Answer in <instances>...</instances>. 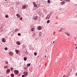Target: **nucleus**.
<instances>
[{
	"instance_id": "f257e3e1",
	"label": "nucleus",
	"mask_w": 77,
	"mask_h": 77,
	"mask_svg": "<svg viewBox=\"0 0 77 77\" xmlns=\"http://www.w3.org/2000/svg\"><path fill=\"white\" fill-rule=\"evenodd\" d=\"M14 73L15 74H16V75H17L19 73V71L16 70L14 71Z\"/></svg>"
},
{
	"instance_id": "f03ea898",
	"label": "nucleus",
	"mask_w": 77,
	"mask_h": 77,
	"mask_svg": "<svg viewBox=\"0 0 77 77\" xmlns=\"http://www.w3.org/2000/svg\"><path fill=\"white\" fill-rule=\"evenodd\" d=\"M9 54L10 56H13V55L14 54L12 52H10L9 53Z\"/></svg>"
},
{
	"instance_id": "7ed1b4c3",
	"label": "nucleus",
	"mask_w": 77,
	"mask_h": 77,
	"mask_svg": "<svg viewBox=\"0 0 77 77\" xmlns=\"http://www.w3.org/2000/svg\"><path fill=\"white\" fill-rule=\"evenodd\" d=\"M10 71H11V70H10V69H8L6 71V73L7 74H9V73Z\"/></svg>"
},
{
	"instance_id": "20e7f679",
	"label": "nucleus",
	"mask_w": 77,
	"mask_h": 77,
	"mask_svg": "<svg viewBox=\"0 0 77 77\" xmlns=\"http://www.w3.org/2000/svg\"><path fill=\"white\" fill-rule=\"evenodd\" d=\"M33 4L35 7V8H37V5L36 4V3L35 2H33Z\"/></svg>"
},
{
	"instance_id": "39448f33",
	"label": "nucleus",
	"mask_w": 77,
	"mask_h": 77,
	"mask_svg": "<svg viewBox=\"0 0 77 77\" xmlns=\"http://www.w3.org/2000/svg\"><path fill=\"white\" fill-rule=\"evenodd\" d=\"M5 38H2V42H6V40H5Z\"/></svg>"
},
{
	"instance_id": "423d86ee",
	"label": "nucleus",
	"mask_w": 77,
	"mask_h": 77,
	"mask_svg": "<svg viewBox=\"0 0 77 77\" xmlns=\"http://www.w3.org/2000/svg\"><path fill=\"white\" fill-rule=\"evenodd\" d=\"M25 75H26V76L27 75V74H28V73L27 72H25L23 73Z\"/></svg>"
},
{
	"instance_id": "0eeeda50",
	"label": "nucleus",
	"mask_w": 77,
	"mask_h": 77,
	"mask_svg": "<svg viewBox=\"0 0 77 77\" xmlns=\"http://www.w3.org/2000/svg\"><path fill=\"white\" fill-rule=\"evenodd\" d=\"M38 16H36L34 18V20H37L38 19Z\"/></svg>"
},
{
	"instance_id": "6e6552de",
	"label": "nucleus",
	"mask_w": 77,
	"mask_h": 77,
	"mask_svg": "<svg viewBox=\"0 0 77 77\" xmlns=\"http://www.w3.org/2000/svg\"><path fill=\"white\" fill-rule=\"evenodd\" d=\"M16 15L17 16V17L19 18H20V15H19V14H16Z\"/></svg>"
},
{
	"instance_id": "1a4fd4ad",
	"label": "nucleus",
	"mask_w": 77,
	"mask_h": 77,
	"mask_svg": "<svg viewBox=\"0 0 77 77\" xmlns=\"http://www.w3.org/2000/svg\"><path fill=\"white\" fill-rule=\"evenodd\" d=\"M65 1H63V2H61V5H64L65 4Z\"/></svg>"
},
{
	"instance_id": "9d476101",
	"label": "nucleus",
	"mask_w": 77,
	"mask_h": 77,
	"mask_svg": "<svg viewBox=\"0 0 77 77\" xmlns=\"http://www.w3.org/2000/svg\"><path fill=\"white\" fill-rule=\"evenodd\" d=\"M22 8L23 9H25L26 8V5H24L22 7Z\"/></svg>"
},
{
	"instance_id": "9b49d317",
	"label": "nucleus",
	"mask_w": 77,
	"mask_h": 77,
	"mask_svg": "<svg viewBox=\"0 0 77 77\" xmlns=\"http://www.w3.org/2000/svg\"><path fill=\"white\" fill-rule=\"evenodd\" d=\"M50 15H48V16L46 17L47 18H48V19H49L50 18Z\"/></svg>"
},
{
	"instance_id": "f8f14e48",
	"label": "nucleus",
	"mask_w": 77,
	"mask_h": 77,
	"mask_svg": "<svg viewBox=\"0 0 77 77\" xmlns=\"http://www.w3.org/2000/svg\"><path fill=\"white\" fill-rule=\"evenodd\" d=\"M11 77H14V74L12 73L11 74Z\"/></svg>"
},
{
	"instance_id": "ddd939ff",
	"label": "nucleus",
	"mask_w": 77,
	"mask_h": 77,
	"mask_svg": "<svg viewBox=\"0 0 77 77\" xmlns=\"http://www.w3.org/2000/svg\"><path fill=\"white\" fill-rule=\"evenodd\" d=\"M38 30H41V27L39 26L38 27Z\"/></svg>"
},
{
	"instance_id": "4468645a",
	"label": "nucleus",
	"mask_w": 77,
	"mask_h": 77,
	"mask_svg": "<svg viewBox=\"0 0 77 77\" xmlns=\"http://www.w3.org/2000/svg\"><path fill=\"white\" fill-rule=\"evenodd\" d=\"M27 66H30V63H29L27 64Z\"/></svg>"
},
{
	"instance_id": "2eb2a0df",
	"label": "nucleus",
	"mask_w": 77,
	"mask_h": 77,
	"mask_svg": "<svg viewBox=\"0 0 77 77\" xmlns=\"http://www.w3.org/2000/svg\"><path fill=\"white\" fill-rule=\"evenodd\" d=\"M23 59H24V60H25V61H26V60H27V58H26V57H24L23 58Z\"/></svg>"
},
{
	"instance_id": "dca6fc26",
	"label": "nucleus",
	"mask_w": 77,
	"mask_h": 77,
	"mask_svg": "<svg viewBox=\"0 0 77 77\" xmlns=\"http://www.w3.org/2000/svg\"><path fill=\"white\" fill-rule=\"evenodd\" d=\"M15 51H16L17 54V53H18V50H15Z\"/></svg>"
},
{
	"instance_id": "f3484780",
	"label": "nucleus",
	"mask_w": 77,
	"mask_h": 77,
	"mask_svg": "<svg viewBox=\"0 0 77 77\" xmlns=\"http://www.w3.org/2000/svg\"><path fill=\"white\" fill-rule=\"evenodd\" d=\"M62 28L60 30H58V32H62Z\"/></svg>"
},
{
	"instance_id": "a211bd4d",
	"label": "nucleus",
	"mask_w": 77,
	"mask_h": 77,
	"mask_svg": "<svg viewBox=\"0 0 77 77\" xmlns=\"http://www.w3.org/2000/svg\"><path fill=\"white\" fill-rule=\"evenodd\" d=\"M34 54L35 55V56H36L37 55V53L36 52H35L34 53Z\"/></svg>"
},
{
	"instance_id": "6ab92c4d",
	"label": "nucleus",
	"mask_w": 77,
	"mask_h": 77,
	"mask_svg": "<svg viewBox=\"0 0 77 77\" xmlns=\"http://www.w3.org/2000/svg\"><path fill=\"white\" fill-rule=\"evenodd\" d=\"M5 18H8L9 17V16H8V15H6L5 16Z\"/></svg>"
},
{
	"instance_id": "aec40b11",
	"label": "nucleus",
	"mask_w": 77,
	"mask_h": 77,
	"mask_svg": "<svg viewBox=\"0 0 77 77\" xmlns=\"http://www.w3.org/2000/svg\"><path fill=\"white\" fill-rule=\"evenodd\" d=\"M32 31H34L35 30V29L33 28H32L31 29Z\"/></svg>"
},
{
	"instance_id": "412c9836",
	"label": "nucleus",
	"mask_w": 77,
	"mask_h": 77,
	"mask_svg": "<svg viewBox=\"0 0 77 77\" xmlns=\"http://www.w3.org/2000/svg\"><path fill=\"white\" fill-rule=\"evenodd\" d=\"M17 44H18V45H20V43L18 42H17Z\"/></svg>"
},
{
	"instance_id": "4be33fe9",
	"label": "nucleus",
	"mask_w": 77,
	"mask_h": 77,
	"mask_svg": "<svg viewBox=\"0 0 77 77\" xmlns=\"http://www.w3.org/2000/svg\"><path fill=\"white\" fill-rule=\"evenodd\" d=\"M48 3H50V0H48Z\"/></svg>"
},
{
	"instance_id": "5701e85b",
	"label": "nucleus",
	"mask_w": 77,
	"mask_h": 77,
	"mask_svg": "<svg viewBox=\"0 0 77 77\" xmlns=\"http://www.w3.org/2000/svg\"><path fill=\"white\" fill-rule=\"evenodd\" d=\"M50 23V20H48L47 21V23Z\"/></svg>"
},
{
	"instance_id": "b1692460",
	"label": "nucleus",
	"mask_w": 77,
	"mask_h": 77,
	"mask_svg": "<svg viewBox=\"0 0 77 77\" xmlns=\"http://www.w3.org/2000/svg\"><path fill=\"white\" fill-rule=\"evenodd\" d=\"M18 30V29H16V30H15V32H17V30Z\"/></svg>"
},
{
	"instance_id": "393cba45",
	"label": "nucleus",
	"mask_w": 77,
	"mask_h": 77,
	"mask_svg": "<svg viewBox=\"0 0 77 77\" xmlns=\"http://www.w3.org/2000/svg\"><path fill=\"white\" fill-rule=\"evenodd\" d=\"M11 70L12 71H13V68H11Z\"/></svg>"
},
{
	"instance_id": "a878e982",
	"label": "nucleus",
	"mask_w": 77,
	"mask_h": 77,
	"mask_svg": "<svg viewBox=\"0 0 77 77\" xmlns=\"http://www.w3.org/2000/svg\"><path fill=\"white\" fill-rule=\"evenodd\" d=\"M18 36H21V34H20V33H18Z\"/></svg>"
},
{
	"instance_id": "bb28decb",
	"label": "nucleus",
	"mask_w": 77,
	"mask_h": 77,
	"mask_svg": "<svg viewBox=\"0 0 77 77\" xmlns=\"http://www.w3.org/2000/svg\"><path fill=\"white\" fill-rule=\"evenodd\" d=\"M20 20H23V18H22V17H20Z\"/></svg>"
},
{
	"instance_id": "cd10ccee",
	"label": "nucleus",
	"mask_w": 77,
	"mask_h": 77,
	"mask_svg": "<svg viewBox=\"0 0 77 77\" xmlns=\"http://www.w3.org/2000/svg\"><path fill=\"white\" fill-rule=\"evenodd\" d=\"M5 50H8V48H5Z\"/></svg>"
},
{
	"instance_id": "c85d7f7f",
	"label": "nucleus",
	"mask_w": 77,
	"mask_h": 77,
	"mask_svg": "<svg viewBox=\"0 0 77 77\" xmlns=\"http://www.w3.org/2000/svg\"><path fill=\"white\" fill-rule=\"evenodd\" d=\"M4 68H7V66H5L4 67Z\"/></svg>"
},
{
	"instance_id": "c756f323",
	"label": "nucleus",
	"mask_w": 77,
	"mask_h": 77,
	"mask_svg": "<svg viewBox=\"0 0 77 77\" xmlns=\"http://www.w3.org/2000/svg\"><path fill=\"white\" fill-rule=\"evenodd\" d=\"M66 2H69V0H66Z\"/></svg>"
},
{
	"instance_id": "7c9ffc66",
	"label": "nucleus",
	"mask_w": 77,
	"mask_h": 77,
	"mask_svg": "<svg viewBox=\"0 0 77 77\" xmlns=\"http://www.w3.org/2000/svg\"><path fill=\"white\" fill-rule=\"evenodd\" d=\"M66 35H67V36H69V34H68V33L66 34Z\"/></svg>"
},
{
	"instance_id": "2f4dec72",
	"label": "nucleus",
	"mask_w": 77,
	"mask_h": 77,
	"mask_svg": "<svg viewBox=\"0 0 77 77\" xmlns=\"http://www.w3.org/2000/svg\"><path fill=\"white\" fill-rule=\"evenodd\" d=\"M6 64H8V62L7 61H6Z\"/></svg>"
},
{
	"instance_id": "473e14b6",
	"label": "nucleus",
	"mask_w": 77,
	"mask_h": 77,
	"mask_svg": "<svg viewBox=\"0 0 77 77\" xmlns=\"http://www.w3.org/2000/svg\"><path fill=\"white\" fill-rule=\"evenodd\" d=\"M22 77H25V76H24V75H22Z\"/></svg>"
},
{
	"instance_id": "72a5a7b5",
	"label": "nucleus",
	"mask_w": 77,
	"mask_h": 77,
	"mask_svg": "<svg viewBox=\"0 0 77 77\" xmlns=\"http://www.w3.org/2000/svg\"><path fill=\"white\" fill-rule=\"evenodd\" d=\"M66 76V75H63V77H64Z\"/></svg>"
},
{
	"instance_id": "f704fd0d",
	"label": "nucleus",
	"mask_w": 77,
	"mask_h": 77,
	"mask_svg": "<svg viewBox=\"0 0 77 77\" xmlns=\"http://www.w3.org/2000/svg\"><path fill=\"white\" fill-rule=\"evenodd\" d=\"M75 75L76 76H77V73H75Z\"/></svg>"
},
{
	"instance_id": "c9c22d12",
	"label": "nucleus",
	"mask_w": 77,
	"mask_h": 77,
	"mask_svg": "<svg viewBox=\"0 0 77 77\" xmlns=\"http://www.w3.org/2000/svg\"><path fill=\"white\" fill-rule=\"evenodd\" d=\"M77 44H75V47H77Z\"/></svg>"
},
{
	"instance_id": "e433bc0d",
	"label": "nucleus",
	"mask_w": 77,
	"mask_h": 77,
	"mask_svg": "<svg viewBox=\"0 0 77 77\" xmlns=\"http://www.w3.org/2000/svg\"><path fill=\"white\" fill-rule=\"evenodd\" d=\"M55 41H54L53 42V44H54V43Z\"/></svg>"
},
{
	"instance_id": "4c0bfd02",
	"label": "nucleus",
	"mask_w": 77,
	"mask_h": 77,
	"mask_svg": "<svg viewBox=\"0 0 77 77\" xmlns=\"http://www.w3.org/2000/svg\"><path fill=\"white\" fill-rule=\"evenodd\" d=\"M77 47H76L75 48V49H77Z\"/></svg>"
},
{
	"instance_id": "58836bf2",
	"label": "nucleus",
	"mask_w": 77,
	"mask_h": 77,
	"mask_svg": "<svg viewBox=\"0 0 77 77\" xmlns=\"http://www.w3.org/2000/svg\"><path fill=\"white\" fill-rule=\"evenodd\" d=\"M65 34H66V32H65Z\"/></svg>"
},
{
	"instance_id": "ea45409f",
	"label": "nucleus",
	"mask_w": 77,
	"mask_h": 77,
	"mask_svg": "<svg viewBox=\"0 0 77 77\" xmlns=\"http://www.w3.org/2000/svg\"><path fill=\"white\" fill-rule=\"evenodd\" d=\"M45 57H46V55L45 56Z\"/></svg>"
},
{
	"instance_id": "a19ab883",
	"label": "nucleus",
	"mask_w": 77,
	"mask_h": 77,
	"mask_svg": "<svg viewBox=\"0 0 77 77\" xmlns=\"http://www.w3.org/2000/svg\"><path fill=\"white\" fill-rule=\"evenodd\" d=\"M5 0V1H7V0Z\"/></svg>"
},
{
	"instance_id": "79ce46f5",
	"label": "nucleus",
	"mask_w": 77,
	"mask_h": 77,
	"mask_svg": "<svg viewBox=\"0 0 77 77\" xmlns=\"http://www.w3.org/2000/svg\"><path fill=\"white\" fill-rule=\"evenodd\" d=\"M63 0H60L61 1H62Z\"/></svg>"
},
{
	"instance_id": "37998d69",
	"label": "nucleus",
	"mask_w": 77,
	"mask_h": 77,
	"mask_svg": "<svg viewBox=\"0 0 77 77\" xmlns=\"http://www.w3.org/2000/svg\"><path fill=\"white\" fill-rule=\"evenodd\" d=\"M66 77H68V76H66Z\"/></svg>"
}]
</instances>
